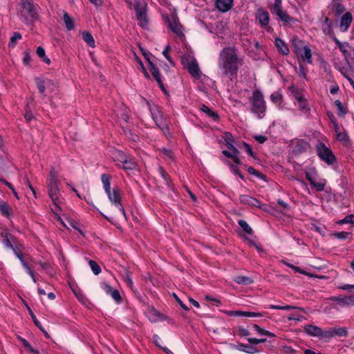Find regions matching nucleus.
I'll return each mask as SVG.
<instances>
[{
    "mask_svg": "<svg viewBox=\"0 0 354 354\" xmlns=\"http://www.w3.org/2000/svg\"><path fill=\"white\" fill-rule=\"evenodd\" d=\"M218 63L223 73L232 80L237 77L239 68L243 64V59L239 57L234 46L225 47L219 54Z\"/></svg>",
    "mask_w": 354,
    "mask_h": 354,
    "instance_id": "nucleus-1",
    "label": "nucleus"
},
{
    "mask_svg": "<svg viewBox=\"0 0 354 354\" xmlns=\"http://www.w3.org/2000/svg\"><path fill=\"white\" fill-rule=\"evenodd\" d=\"M111 176L109 174H102L101 180L103 183L104 191L107 194L109 201L118 207L119 210L122 213L123 215H125L124 209L121 204V197L118 188L115 187L113 189L112 192L111 191Z\"/></svg>",
    "mask_w": 354,
    "mask_h": 354,
    "instance_id": "nucleus-2",
    "label": "nucleus"
},
{
    "mask_svg": "<svg viewBox=\"0 0 354 354\" xmlns=\"http://www.w3.org/2000/svg\"><path fill=\"white\" fill-rule=\"evenodd\" d=\"M251 104V112L257 115L260 119L263 118L266 111V104L264 96L260 90H255L249 97Z\"/></svg>",
    "mask_w": 354,
    "mask_h": 354,
    "instance_id": "nucleus-3",
    "label": "nucleus"
},
{
    "mask_svg": "<svg viewBox=\"0 0 354 354\" xmlns=\"http://www.w3.org/2000/svg\"><path fill=\"white\" fill-rule=\"evenodd\" d=\"M59 180L53 182H47L48 192L50 198L53 202L54 208L51 207L52 211L55 214H57L62 209L59 206L61 203L60 191L58 187Z\"/></svg>",
    "mask_w": 354,
    "mask_h": 354,
    "instance_id": "nucleus-4",
    "label": "nucleus"
},
{
    "mask_svg": "<svg viewBox=\"0 0 354 354\" xmlns=\"http://www.w3.org/2000/svg\"><path fill=\"white\" fill-rule=\"evenodd\" d=\"M21 15L25 17L27 24L33 22L38 17L32 0H21Z\"/></svg>",
    "mask_w": 354,
    "mask_h": 354,
    "instance_id": "nucleus-5",
    "label": "nucleus"
},
{
    "mask_svg": "<svg viewBox=\"0 0 354 354\" xmlns=\"http://www.w3.org/2000/svg\"><path fill=\"white\" fill-rule=\"evenodd\" d=\"M317 153L321 160L326 162L328 165H333L337 160L333 151L323 142H319L317 144Z\"/></svg>",
    "mask_w": 354,
    "mask_h": 354,
    "instance_id": "nucleus-6",
    "label": "nucleus"
},
{
    "mask_svg": "<svg viewBox=\"0 0 354 354\" xmlns=\"http://www.w3.org/2000/svg\"><path fill=\"white\" fill-rule=\"evenodd\" d=\"M2 243L6 248L10 249L13 252L19 249L20 244L18 239L11 233H10L8 229H3L1 231Z\"/></svg>",
    "mask_w": 354,
    "mask_h": 354,
    "instance_id": "nucleus-7",
    "label": "nucleus"
},
{
    "mask_svg": "<svg viewBox=\"0 0 354 354\" xmlns=\"http://www.w3.org/2000/svg\"><path fill=\"white\" fill-rule=\"evenodd\" d=\"M162 20L168 24L169 28L171 31L177 35H182V26L180 25L178 19L176 15H172L171 17L167 15H162Z\"/></svg>",
    "mask_w": 354,
    "mask_h": 354,
    "instance_id": "nucleus-8",
    "label": "nucleus"
},
{
    "mask_svg": "<svg viewBox=\"0 0 354 354\" xmlns=\"http://www.w3.org/2000/svg\"><path fill=\"white\" fill-rule=\"evenodd\" d=\"M256 19L259 20V22L262 27L268 26L270 17L268 12L263 8H260L257 10Z\"/></svg>",
    "mask_w": 354,
    "mask_h": 354,
    "instance_id": "nucleus-9",
    "label": "nucleus"
},
{
    "mask_svg": "<svg viewBox=\"0 0 354 354\" xmlns=\"http://www.w3.org/2000/svg\"><path fill=\"white\" fill-rule=\"evenodd\" d=\"M306 178L309 182L310 185L315 187L317 192H322L324 189L326 183L324 182H317L313 173L306 172Z\"/></svg>",
    "mask_w": 354,
    "mask_h": 354,
    "instance_id": "nucleus-10",
    "label": "nucleus"
},
{
    "mask_svg": "<svg viewBox=\"0 0 354 354\" xmlns=\"http://www.w3.org/2000/svg\"><path fill=\"white\" fill-rule=\"evenodd\" d=\"M185 67L192 77H195L196 79L200 78V69L196 59L189 62Z\"/></svg>",
    "mask_w": 354,
    "mask_h": 354,
    "instance_id": "nucleus-11",
    "label": "nucleus"
},
{
    "mask_svg": "<svg viewBox=\"0 0 354 354\" xmlns=\"http://www.w3.org/2000/svg\"><path fill=\"white\" fill-rule=\"evenodd\" d=\"M272 13L277 15L279 19L283 22L284 25H287L290 23H295L297 21L296 19L290 17L286 12L283 11V9L276 10Z\"/></svg>",
    "mask_w": 354,
    "mask_h": 354,
    "instance_id": "nucleus-12",
    "label": "nucleus"
},
{
    "mask_svg": "<svg viewBox=\"0 0 354 354\" xmlns=\"http://www.w3.org/2000/svg\"><path fill=\"white\" fill-rule=\"evenodd\" d=\"M233 1L234 0H216L215 5L219 11L226 12L232 8Z\"/></svg>",
    "mask_w": 354,
    "mask_h": 354,
    "instance_id": "nucleus-13",
    "label": "nucleus"
},
{
    "mask_svg": "<svg viewBox=\"0 0 354 354\" xmlns=\"http://www.w3.org/2000/svg\"><path fill=\"white\" fill-rule=\"evenodd\" d=\"M305 332L310 336L321 338L322 335V329L315 325L308 324L304 326Z\"/></svg>",
    "mask_w": 354,
    "mask_h": 354,
    "instance_id": "nucleus-14",
    "label": "nucleus"
},
{
    "mask_svg": "<svg viewBox=\"0 0 354 354\" xmlns=\"http://www.w3.org/2000/svg\"><path fill=\"white\" fill-rule=\"evenodd\" d=\"M239 201L242 204L256 207L257 206H259V204H261V202L258 199L246 194L240 195Z\"/></svg>",
    "mask_w": 354,
    "mask_h": 354,
    "instance_id": "nucleus-15",
    "label": "nucleus"
},
{
    "mask_svg": "<svg viewBox=\"0 0 354 354\" xmlns=\"http://www.w3.org/2000/svg\"><path fill=\"white\" fill-rule=\"evenodd\" d=\"M309 145L306 141L302 140L297 141L293 145L292 152L295 155H299L306 151Z\"/></svg>",
    "mask_w": 354,
    "mask_h": 354,
    "instance_id": "nucleus-16",
    "label": "nucleus"
},
{
    "mask_svg": "<svg viewBox=\"0 0 354 354\" xmlns=\"http://www.w3.org/2000/svg\"><path fill=\"white\" fill-rule=\"evenodd\" d=\"M292 44L293 47V51L297 55H299L301 53L303 50L306 48V46L304 45V43L302 40L299 39L297 37H294L292 39Z\"/></svg>",
    "mask_w": 354,
    "mask_h": 354,
    "instance_id": "nucleus-17",
    "label": "nucleus"
},
{
    "mask_svg": "<svg viewBox=\"0 0 354 354\" xmlns=\"http://www.w3.org/2000/svg\"><path fill=\"white\" fill-rule=\"evenodd\" d=\"M275 46L277 47V50L283 55H287L289 54L290 50L289 48L288 47L287 44L284 42L283 40L280 39L279 37H277L275 39Z\"/></svg>",
    "mask_w": 354,
    "mask_h": 354,
    "instance_id": "nucleus-18",
    "label": "nucleus"
},
{
    "mask_svg": "<svg viewBox=\"0 0 354 354\" xmlns=\"http://www.w3.org/2000/svg\"><path fill=\"white\" fill-rule=\"evenodd\" d=\"M234 347L237 350L245 352L246 353L254 354L259 352L255 346L243 343H239Z\"/></svg>",
    "mask_w": 354,
    "mask_h": 354,
    "instance_id": "nucleus-19",
    "label": "nucleus"
},
{
    "mask_svg": "<svg viewBox=\"0 0 354 354\" xmlns=\"http://www.w3.org/2000/svg\"><path fill=\"white\" fill-rule=\"evenodd\" d=\"M26 308L28 311L29 315H30L34 324L35 326L40 329V330L44 334L45 337L47 338H50V335L45 330V329L41 326V323L38 321L35 315L32 311L31 308L28 306L27 304H26Z\"/></svg>",
    "mask_w": 354,
    "mask_h": 354,
    "instance_id": "nucleus-20",
    "label": "nucleus"
},
{
    "mask_svg": "<svg viewBox=\"0 0 354 354\" xmlns=\"http://www.w3.org/2000/svg\"><path fill=\"white\" fill-rule=\"evenodd\" d=\"M328 299L332 301H336L339 305L342 306L351 305L350 295L344 297L333 296L329 297Z\"/></svg>",
    "mask_w": 354,
    "mask_h": 354,
    "instance_id": "nucleus-21",
    "label": "nucleus"
},
{
    "mask_svg": "<svg viewBox=\"0 0 354 354\" xmlns=\"http://www.w3.org/2000/svg\"><path fill=\"white\" fill-rule=\"evenodd\" d=\"M353 20L352 15L351 12H346L341 19L340 26L344 28L343 30L346 31L348 30Z\"/></svg>",
    "mask_w": 354,
    "mask_h": 354,
    "instance_id": "nucleus-22",
    "label": "nucleus"
},
{
    "mask_svg": "<svg viewBox=\"0 0 354 354\" xmlns=\"http://www.w3.org/2000/svg\"><path fill=\"white\" fill-rule=\"evenodd\" d=\"M201 110L205 113L207 116L212 118L214 121L219 120V115L217 112L214 111L209 109L207 106L203 104L201 107Z\"/></svg>",
    "mask_w": 354,
    "mask_h": 354,
    "instance_id": "nucleus-23",
    "label": "nucleus"
},
{
    "mask_svg": "<svg viewBox=\"0 0 354 354\" xmlns=\"http://www.w3.org/2000/svg\"><path fill=\"white\" fill-rule=\"evenodd\" d=\"M296 100L298 102L299 109L304 113H307L310 111V109L308 107L306 100H305L304 95L296 96Z\"/></svg>",
    "mask_w": 354,
    "mask_h": 354,
    "instance_id": "nucleus-24",
    "label": "nucleus"
},
{
    "mask_svg": "<svg viewBox=\"0 0 354 354\" xmlns=\"http://www.w3.org/2000/svg\"><path fill=\"white\" fill-rule=\"evenodd\" d=\"M1 215L10 218L13 215V210L9 204L1 201Z\"/></svg>",
    "mask_w": 354,
    "mask_h": 354,
    "instance_id": "nucleus-25",
    "label": "nucleus"
},
{
    "mask_svg": "<svg viewBox=\"0 0 354 354\" xmlns=\"http://www.w3.org/2000/svg\"><path fill=\"white\" fill-rule=\"evenodd\" d=\"M63 20L65 24V27L68 30H71L74 29V21L73 18L70 17L68 12H64L63 16Z\"/></svg>",
    "mask_w": 354,
    "mask_h": 354,
    "instance_id": "nucleus-26",
    "label": "nucleus"
},
{
    "mask_svg": "<svg viewBox=\"0 0 354 354\" xmlns=\"http://www.w3.org/2000/svg\"><path fill=\"white\" fill-rule=\"evenodd\" d=\"M302 60L306 62L308 64L312 63V53L311 50L306 46V48L303 50L301 53L299 54Z\"/></svg>",
    "mask_w": 354,
    "mask_h": 354,
    "instance_id": "nucleus-27",
    "label": "nucleus"
},
{
    "mask_svg": "<svg viewBox=\"0 0 354 354\" xmlns=\"http://www.w3.org/2000/svg\"><path fill=\"white\" fill-rule=\"evenodd\" d=\"M234 281L241 285H250L254 283L252 278L246 276H237L234 278Z\"/></svg>",
    "mask_w": 354,
    "mask_h": 354,
    "instance_id": "nucleus-28",
    "label": "nucleus"
},
{
    "mask_svg": "<svg viewBox=\"0 0 354 354\" xmlns=\"http://www.w3.org/2000/svg\"><path fill=\"white\" fill-rule=\"evenodd\" d=\"M135 12L136 17H142V14L146 13L147 4L145 3H141L138 1L135 6Z\"/></svg>",
    "mask_w": 354,
    "mask_h": 354,
    "instance_id": "nucleus-29",
    "label": "nucleus"
},
{
    "mask_svg": "<svg viewBox=\"0 0 354 354\" xmlns=\"http://www.w3.org/2000/svg\"><path fill=\"white\" fill-rule=\"evenodd\" d=\"M114 161L123 163L126 161V160L128 158L127 156L122 151L120 150H116L113 153V157Z\"/></svg>",
    "mask_w": 354,
    "mask_h": 354,
    "instance_id": "nucleus-30",
    "label": "nucleus"
},
{
    "mask_svg": "<svg viewBox=\"0 0 354 354\" xmlns=\"http://www.w3.org/2000/svg\"><path fill=\"white\" fill-rule=\"evenodd\" d=\"M149 68L156 82L162 80L160 71L153 62H150V66H149Z\"/></svg>",
    "mask_w": 354,
    "mask_h": 354,
    "instance_id": "nucleus-31",
    "label": "nucleus"
},
{
    "mask_svg": "<svg viewBox=\"0 0 354 354\" xmlns=\"http://www.w3.org/2000/svg\"><path fill=\"white\" fill-rule=\"evenodd\" d=\"M82 39L91 47H95V40L93 37L88 31L82 32Z\"/></svg>",
    "mask_w": 354,
    "mask_h": 354,
    "instance_id": "nucleus-32",
    "label": "nucleus"
},
{
    "mask_svg": "<svg viewBox=\"0 0 354 354\" xmlns=\"http://www.w3.org/2000/svg\"><path fill=\"white\" fill-rule=\"evenodd\" d=\"M333 328L334 337H347L348 335V330L346 327H334Z\"/></svg>",
    "mask_w": 354,
    "mask_h": 354,
    "instance_id": "nucleus-33",
    "label": "nucleus"
},
{
    "mask_svg": "<svg viewBox=\"0 0 354 354\" xmlns=\"http://www.w3.org/2000/svg\"><path fill=\"white\" fill-rule=\"evenodd\" d=\"M345 60L350 68H352L354 65V50H348L347 53L344 54Z\"/></svg>",
    "mask_w": 354,
    "mask_h": 354,
    "instance_id": "nucleus-34",
    "label": "nucleus"
},
{
    "mask_svg": "<svg viewBox=\"0 0 354 354\" xmlns=\"http://www.w3.org/2000/svg\"><path fill=\"white\" fill-rule=\"evenodd\" d=\"M335 105L338 109L337 114L339 117H343L347 113V109L343 106L342 103L339 100L335 101Z\"/></svg>",
    "mask_w": 354,
    "mask_h": 354,
    "instance_id": "nucleus-35",
    "label": "nucleus"
},
{
    "mask_svg": "<svg viewBox=\"0 0 354 354\" xmlns=\"http://www.w3.org/2000/svg\"><path fill=\"white\" fill-rule=\"evenodd\" d=\"M271 101L276 104H281L283 102V95L279 92H275L270 95Z\"/></svg>",
    "mask_w": 354,
    "mask_h": 354,
    "instance_id": "nucleus-36",
    "label": "nucleus"
},
{
    "mask_svg": "<svg viewBox=\"0 0 354 354\" xmlns=\"http://www.w3.org/2000/svg\"><path fill=\"white\" fill-rule=\"evenodd\" d=\"M152 118L156 124L159 127L160 129L164 131L165 129H168L166 123L162 122V120L160 119L156 113H152Z\"/></svg>",
    "mask_w": 354,
    "mask_h": 354,
    "instance_id": "nucleus-37",
    "label": "nucleus"
},
{
    "mask_svg": "<svg viewBox=\"0 0 354 354\" xmlns=\"http://www.w3.org/2000/svg\"><path fill=\"white\" fill-rule=\"evenodd\" d=\"M19 339L24 347L27 351H28L30 353L32 354H39V351L37 350L34 349L26 339L22 337H20Z\"/></svg>",
    "mask_w": 354,
    "mask_h": 354,
    "instance_id": "nucleus-38",
    "label": "nucleus"
},
{
    "mask_svg": "<svg viewBox=\"0 0 354 354\" xmlns=\"http://www.w3.org/2000/svg\"><path fill=\"white\" fill-rule=\"evenodd\" d=\"M139 21V25L144 29H147L149 25V21L147 13L142 14V17H136Z\"/></svg>",
    "mask_w": 354,
    "mask_h": 354,
    "instance_id": "nucleus-39",
    "label": "nucleus"
},
{
    "mask_svg": "<svg viewBox=\"0 0 354 354\" xmlns=\"http://www.w3.org/2000/svg\"><path fill=\"white\" fill-rule=\"evenodd\" d=\"M158 171L162 178L165 180L167 186H170L171 180L169 175L166 172L162 167H159Z\"/></svg>",
    "mask_w": 354,
    "mask_h": 354,
    "instance_id": "nucleus-40",
    "label": "nucleus"
},
{
    "mask_svg": "<svg viewBox=\"0 0 354 354\" xmlns=\"http://www.w3.org/2000/svg\"><path fill=\"white\" fill-rule=\"evenodd\" d=\"M240 227L245 231V232L248 234H252V229L251 227L248 224V223L245 220H239L238 222Z\"/></svg>",
    "mask_w": 354,
    "mask_h": 354,
    "instance_id": "nucleus-41",
    "label": "nucleus"
},
{
    "mask_svg": "<svg viewBox=\"0 0 354 354\" xmlns=\"http://www.w3.org/2000/svg\"><path fill=\"white\" fill-rule=\"evenodd\" d=\"M88 264H89L91 269L93 271L94 274L97 275L101 272V271H102L101 268L97 263L96 261H95L93 260H90L88 261Z\"/></svg>",
    "mask_w": 354,
    "mask_h": 354,
    "instance_id": "nucleus-42",
    "label": "nucleus"
},
{
    "mask_svg": "<svg viewBox=\"0 0 354 354\" xmlns=\"http://www.w3.org/2000/svg\"><path fill=\"white\" fill-rule=\"evenodd\" d=\"M247 170L249 172V174L254 175L260 179L265 180L266 178V175L263 174L262 173H261L258 170L255 169L252 167H248Z\"/></svg>",
    "mask_w": 354,
    "mask_h": 354,
    "instance_id": "nucleus-43",
    "label": "nucleus"
},
{
    "mask_svg": "<svg viewBox=\"0 0 354 354\" xmlns=\"http://www.w3.org/2000/svg\"><path fill=\"white\" fill-rule=\"evenodd\" d=\"M222 153L227 158H232L236 165H241L242 162L237 156H234L232 153L227 150H223Z\"/></svg>",
    "mask_w": 354,
    "mask_h": 354,
    "instance_id": "nucleus-44",
    "label": "nucleus"
},
{
    "mask_svg": "<svg viewBox=\"0 0 354 354\" xmlns=\"http://www.w3.org/2000/svg\"><path fill=\"white\" fill-rule=\"evenodd\" d=\"M21 37H22V36L19 32H14L13 35L12 36V37L10 39L9 47L14 48L16 45L17 41L19 39H21Z\"/></svg>",
    "mask_w": 354,
    "mask_h": 354,
    "instance_id": "nucleus-45",
    "label": "nucleus"
},
{
    "mask_svg": "<svg viewBox=\"0 0 354 354\" xmlns=\"http://www.w3.org/2000/svg\"><path fill=\"white\" fill-rule=\"evenodd\" d=\"M331 236H333L338 239H349L351 236V233L347 232H335L332 234Z\"/></svg>",
    "mask_w": 354,
    "mask_h": 354,
    "instance_id": "nucleus-46",
    "label": "nucleus"
},
{
    "mask_svg": "<svg viewBox=\"0 0 354 354\" xmlns=\"http://www.w3.org/2000/svg\"><path fill=\"white\" fill-rule=\"evenodd\" d=\"M72 290L73 291L74 294L75 295L77 299L83 304L86 305V302H88L87 298L80 291H76L75 290L73 289V288L71 286Z\"/></svg>",
    "mask_w": 354,
    "mask_h": 354,
    "instance_id": "nucleus-47",
    "label": "nucleus"
},
{
    "mask_svg": "<svg viewBox=\"0 0 354 354\" xmlns=\"http://www.w3.org/2000/svg\"><path fill=\"white\" fill-rule=\"evenodd\" d=\"M35 80L39 93H44L46 89L44 81L39 77H35Z\"/></svg>",
    "mask_w": 354,
    "mask_h": 354,
    "instance_id": "nucleus-48",
    "label": "nucleus"
},
{
    "mask_svg": "<svg viewBox=\"0 0 354 354\" xmlns=\"http://www.w3.org/2000/svg\"><path fill=\"white\" fill-rule=\"evenodd\" d=\"M1 183H3L5 184L6 186H8L12 191V192L13 193L15 197L17 199V200H19V196L17 192V191L15 190V187H13V185L9 183L8 181H7L6 179L1 178Z\"/></svg>",
    "mask_w": 354,
    "mask_h": 354,
    "instance_id": "nucleus-49",
    "label": "nucleus"
},
{
    "mask_svg": "<svg viewBox=\"0 0 354 354\" xmlns=\"http://www.w3.org/2000/svg\"><path fill=\"white\" fill-rule=\"evenodd\" d=\"M171 50V47L169 45H167L165 50H163L162 52V55L163 56L169 61V62L171 64V65H174V63L172 60V58L171 57V56L169 55V51Z\"/></svg>",
    "mask_w": 354,
    "mask_h": 354,
    "instance_id": "nucleus-50",
    "label": "nucleus"
},
{
    "mask_svg": "<svg viewBox=\"0 0 354 354\" xmlns=\"http://www.w3.org/2000/svg\"><path fill=\"white\" fill-rule=\"evenodd\" d=\"M225 313L230 317H244V311L242 310H225Z\"/></svg>",
    "mask_w": 354,
    "mask_h": 354,
    "instance_id": "nucleus-51",
    "label": "nucleus"
},
{
    "mask_svg": "<svg viewBox=\"0 0 354 354\" xmlns=\"http://www.w3.org/2000/svg\"><path fill=\"white\" fill-rule=\"evenodd\" d=\"M333 337H334V333H333V328H330L327 330H322V335L321 337V339H325V338L330 339Z\"/></svg>",
    "mask_w": 354,
    "mask_h": 354,
    "instance_id": "nucleus-52",
    "label": "nucleus"
},
{
    "mask_svg": "<svg viewBox=\"0 0 354 354\" xmlns=\"http://www.w3.org/2000/svg\"><path fill=\"white\" fill-rule=\"evenodd\" d=\"M136 61L138 62V63L139 64L140 68H141V70H142V72L144 73L145 75V77L147 78V79H150V75L149 74V73L147 72V69L145 68L142 60L136 56Z\"/></svg>",
    "mask_w": 354,
    "mask_h": 354,
    "instance_id": "nucleus-53",
    "label": "nucleus"
},
{
    "mask_svg": "<svg viewBox=\"0 0 354 354\" xmlns=\"http://www.w3.org/2000/svg\"><path fill=\"white\" fill-rule=\"evenodd\" d=\"M243 146L245 151L248 153V154L250 156L252 157L253 158H256V157L254 156V153L252 151L251 146L248 143H247L245 142H243Z\"/></svg>",
    "mask_w": 354,
    "mask_h": 354,
    "instance_id": "nucleus-54",
    "label": "nucleus"
},
{
    "mask_svg": "<svg viewBox=\"0 0 354 354\" xmlns=\"http://www.w3.org/2000/svg\"><path fill=\"white\" fill-rule=\"evenodd\" d=\"M129 140L133 141V142H138L140 140L139 136L133 133L131 130H128V135L126 136Z\"/></svg>",
    "mask_w": 354,
    "mask_h": 354,
    "instance_id": "nucleus-55",
    "label": "nucleus"
},
{
    "mask_svg": "<svg viewBox=\"0 0 354 354\" xmlns=\"http://www.w3.org/2000/svg\"><path fill=\"white\" fill-rule=\"evenodd\" d=\"M225 162L229 166L232 172L234 174H235V175L239 174L240 170L236 165H234L233 163H232L229 160H225Z\"/></svg>",
    "mask_w": 354,
    "mask_h": 354,
    "instance_id": "nucleus-56",
    "label": "nucleus"
},
{
    "mask_svg": "<svg viewBox=\"0 0 354 354\" xmlns=\"http://www.w3.org/2000/svg\"><path fill=\"white\" fill-rule=\"evenodd\" d=\"M354 216L353 214H349L347 215L345 218H344L342 220H339L337 222V224L342 225L344 223H353V218Z\"/></svg>",
    "mask_w": 354,
    "mask_h": 354,
    "instance_id": "nucleus-57",
    "label": "nucleus"
},
{
    "mask_svg": "<svg viewBox=\"0 0 354 354\" xmlns=\"http://www.w3.org/2000/svg\"><path fill=\"white\" fill-rule=\"evenodd\" d=\"M279 9H282V1L281 0H274V3L272 5L270 8L271 12H273Z\"/></svg>",
    "mask_w": 354,
    "mask_h": 354,
    "instance_id": "nucleus-58",
    "label": "nucleus"
},
{
    "mask_svg": "<svg viewBox=\"0 0 354 354\" xmlns=\"http://www.w3.org/2000/svg\"><path fill=\"white\" fill-rule=\"evenodd\" d=\"M111 295L115 301L118 303L122 301V297L120 296V292L117 289H114L111 292Z\"/></svg>",
    "mask_w": 354,
    "mask_h": 354,
    "instance_id": "nucleus-59",
    "label": "nucleus"
},
{
    "mask_svg": "<svg viewBox=\"0 0 354 354\" xmlns=\"http://www.w3.org/2000/svg\"><path fill=\"white\" fill-rule=\"evenodd\" d=\"M53 181H58V179L57 178V174L55 172V168L52 167L50 171L49 178H48L47 182H53Z\"/></svg>",
    "mask_w": 354,
    "mask_h": 354,
    "instance_id": "nucleus-60",
    "label": "nucleus"
},
{
    "mask_svg": "<svg viewBox=\"0 0 354 354\" xmlns=\"http://www.w3.org/2000/svg\"><path fill=\"white\" fill-rule=\"evenodd\" d=\"M14 253L17 256V257L19 259V261H21L22 266H24V263H27L24 259V254L20 248L17 249V250L15 251Z\"/></svg>",
    "mask_w": 354,
    "mask_h": 354,
    "instance_id": "nucleus-61",
    "label": "nucleus"
},
{
    "mask_svg": "<svg viewBox=\"0 0 354 354\" xmlns=\"http://www.w3.org/2000/svg\"><path fill=\"white\" fill-rule=\"evenodd\" d=\"M122 164L124 169H132L135 167L134 162L128 158Z\"/></svg>",
    "mask_w": 354,
    "mask_h": 354,
    "instance_id": "nucleus-62",
    "label": "nucleus"
},
{
    "mask_svg": "<svg viewBox=\"0 0 354 354\" xmlns=\"http://www.w3.org/2000/svg\"><path fill=\"white\" fill-rule=\"evenodd\" d=\"M337 138L339 141H344V142H347L349 140V137H348V134L345 132L337 133Z\"/></svg>",
    "mask_w": 354,
    "mask_h": 354,
    "instance_id": "nucleus-63",
    "label": "nucleus"
},
{
    "mask_svg": "<svg viewBox=\"0 0 354 354\" xmlns=\"http://www.w3.org/2000/svg\"><path fill=\"white\" fill-rule=\"evenodd\" d=\"M345 10V8L343 4L342 3H337L335 5V12L338 14L341 15L342 14Z\"/></svg>",
    "mask_w": 354,
    "mask_h": 354,
    "instance_id": "nucleus-64",
    "label": "nucleus"
}]
</instances>
